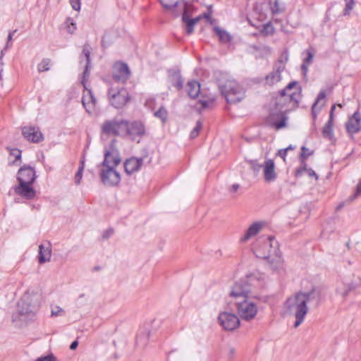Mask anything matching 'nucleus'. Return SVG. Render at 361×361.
<instances>
[{"label": "nucleus", "mask_w": 361, "mask_h": 361, "mask_svg": "<svg viewBox=\"0 0 361 361\" xmlns=\"http://www.w3.org/2000/svg\"><path fill=\"white\" fill-rule=\"evenodd\" d=\"M259 281L253 275H247L245 279H241L233 286L230 295L235 298H242V300L236 302L238 314L242 319L250 321L257 313L258 309L256 304L250 299L252 292V288L255 286Z\"/></svg>", "instance_id": "obj_1"}, {"label": "nucleus", "mask_w": 361, "mask_h": 361, "mask_svg": "<svg viewBox=\"0 0 361 361\" xmlns=\"http://www.w3.org/2000/svg\"><path fill=\"white\" fill-rule=\"evenodd\" d=\"M159 2L164 8L170 11L174 17L181 16L182 22L188 35L193 32L194 26L203 18V13L192 17L196 8L191 4L183 0H159Z\"/></svg>", "instance_id": "obj_2"}, {"label": "nucleus", "mask_w": 361, "mask_h": 361, "mask_svg": "<svg viewBox=\"0 0 361 361\" xmlns=\"http://www.w3.org/2000/svg\"><path fill=\"white\" fill-rule=\"evenodd\" d=\"M215 74L219 88L228 103L236 104L245 97L242 87L235 80L230 79L228 74Z\"/></svg>", "instance_id": "obj_3"}, {"label": "nucleus", "mask_w": 361, "mask_h": 361, "mask_svg": "<svg viewBox=\"0 0 361 361\" xmlns=\"http://www.w3.org/2000/svg\"><path fill=\"white\" fill-rule=\"evenodd\" d=\"M286 309L290 313L294 314L295 322L294 327H298L304 321L308 312V307L300 296L296 293L294 297L288 298L285 303Z\"/></svg>", "instance_id": "obj_4"}, {"label": "nucleus", "mask_w": 361, "mask_h": 361, "mask_svg": "<svg viewBox=\"0 0 361 361\" xmlns=\"http://www.w3.org/2000/svg\"><path fill=\"white\" fill-rule=\"evenodd\" d=\"M126 123L127 120L117 118L106 120L101 126L102 133L114 136L124 135Z\"/></svg>", "instance_id": "obj_5"}, {"label": "nucleus", "mask_w": 361, "mask_h": 361, "mask_svg": "<svg viewBox=\"0 0 361 361\" xmlns=\"http://www.w3.org/2000/svg\"><path fill=\"white\" fill-rule=\"evenodd\" d=\"M108 99L112 106L121 109L129 102L130 96L126 88L111 87L108 90Z\"/></svg>", "instance_id": "obj_6"}, {"label": "nucleus", "mask_w": 361, "mask_h": 361, "mask_svg": "<svg viewBox=\"0 0 361 361\" xmlns=\"http://www.w3.org/2000/svg\"><path fill=\"white\" fill-rule=\"evenodd\" d=\"M287 109H284L283 106H276L272 109L267 118V123L275 128L276 130L286 127L288 117L286 116Z\"/></svg>", "instance_id": "obj_7"}, {"label": "nucleus", "mask_w": 361, "mask_h": 361, "mask_svg": "<svg viewBox=\"0 0 361 361\" xmlns=\"http://www.w3.org/2000/svg\"><path fill=\"white\" fill-rule=\"evenodd\" d=\"M102 183L106 186H116L121 182V175L115 168L102 169L99 173Z\"/></svg>", "instance_id": "obj_8"}, {"label": "nucleus", "mask_w": 361, "mask_h": 361, "mask_svg": "<svg viewBox=\"0 0 361 361\" xmlns=\"http://www.w3.org/2000/svg\"><path fill=\"white\" fill-rule=\"evenodd\" d=\"M146 134V128L141 121H134L130 122L127 121L125 129V135L129 136L132 140H135L137 137L141 138Z\"/></svg>", "instance_id": "obj_9"}, {"label": "nucleus", "mask_w": 361, "mask_h": 361, "mask_svg": "<svg viewBox=\"0 0 361 361\" xmlns=\"http://www.w3.org/2000/svg\"><path fill=\"white\" fill-rule=\"evenodd\" d=\"M218 320L220 325L226 331H233L240 325L239 318L233 313L222 312L219 314Z\"/></svg>", "instance_id": "obj_10"}, {"label": "nucleus", "mask_w": 361, "mask_h": 361, "mask_svg": "<svg viewBox=\"0 0 361 361\" xmlns=\"http://www.w3.org/2000/svg\"><path fill=\"white\" fill-rule=\"evenodd\" d=\"M31 298L29 294H25L18 302V311L21 315H33L38 310L39 305L31 304Z\"/></svg>", "instance_id": "obj_11"}, {"label": "nucleus", "mask_w": 361, "mask_h": 361, "mask_svg": "<svg viewBox=\"0 0 361 361\" xmlns=\"http://www.w3.org/2000/svg\"><path fill=\"white\" fill-rule=\"evenodd\" d=\"M23 137L30 142L38 143L44 140L39 128L35 126H25L22 128Z\"/></svg>", "instance_id": "obj_12"}, {"label": "nucleus", "mask_w": 361, "mask_h": 361, "mask_svg": "<svg viewBox=\"0 0 361 361\" xmlns=\"http://www.w3.org/2000/svg\"><path fill=\"white\" fill-rule=\"evenodd\" d=\"M104 157V160L100 165L105 168H115L121 161L119 153L116 149H112L111 151L106 149Z\"/></svg>", "instance_id": "obj_13"}, {"label": "nucleus", "mask_w": 361, "mask_h": 361, "mask_svg": "<svg viewBox=\"0 0 361 361\" xmlns=\"http://www.w3.org/2000/svg\"><path fill=\"white\" fill-rule=\"evenodd\" d=\"M32 184L22 181L14 188V191L16 194L27 200H33L36 196V191L32 187Z\"/></svg>", "instance_id": "obj_14"}, {"label": "nucleus", "mask_w": 361, "mask_h": 361, "mask_svg": "<svg viewBox=\"0 0 361 361\" xmlns=\"http://www.w3.org/2000/svg\"><path fill=\"white\" fill-rule=\"evenodd\" d=\"M300 298L305 300V303L313 304L314 307H317L321 301V292L316 288H313L308 292H299L297 293Z\"/></svg>", "instance_id": "obj_15"}, {"label": "nucleus", "mask_w": 361, "mask_h": 361, "mask_svg": "<svg viewBox=\"0 0 361 361\" xmlns=\"http://www.w3.org/2000/svg\"><path fill=\"white\" fill-rule=\"evenodd\" d=\"M130 76V70L126 63H121L114 67L113 79L115 82L124 83Z\"/></svg>", "instance_id": "obj_16"}, {"label": "nucleus", "mask_w": 361, "mask_h": 361, "mask_svg": "<svg viewBox=\"0 0 361 361\" xmlns=\"http://www.w3.org/2000/svg\"><path fill=\"white\" fill-rule=\"evenodd\" d=\"M82 104L89 114H91L92 112L94 110L97 104V99L94 96L92 90L88 89L87 86H85L84 87Z\"/></svg>", "instance_id": "obj_17"}, {"label": "nucleus", "mask_w": 361, "mask_h": 361, "mask_svg": "<svg viewBox=\"0 0 361 361\" xmlns=\"http://www.w3.org/2000/svg\"><path fill=\"white\" fill-rule=\"evenodd\" d=\"M346 130L350 134H356L361 130V114L356 111L345 123Z\"/></svg>", "instance_id": "obj_18"}, {"label": "nucleus", "mask_w": 361, "mask_h": 361, "mask_svg": "<svg viewBox=\"0 0 361 361\" xmlns=\"http://www.w3.org/2000/svg\"><path fill=\"white\" fill-rule=\"evenodd\" d=\"M36 178L35 171L31 166H24L18 171L17 180L18 183L23 181L25 183H33Z\"/></svg>", "instance_id": "obj_19"}, {"label": "nucleus", "mask_w": 361, "mask_h": 361, "mask_svg": "<svg viewBox=\"0 0 361 361\" xmlns=\"http://www.w3.org/2000/svg\"><path fill=\"white\" fill-rule=\"evenodd\" d=\"M264 178L266 182L270 183L274 181L277 178V173L275 171V164L273 159H267L264 164Z\"/></svg>", "instance_id": "obj_20"}, {"label": "nucleus", "mask_w": 361, "mask_h": 361, "mask_svg": "<svg viewBox=\"0 0 361 361\" xmlns=\"http://www.w3.org/2000/svg\"><path fill=\"white\" fill-rule=\"evenodd\" d=\"M264 224L261 221H256L251 224L246 230L243 236L240 239L241 243H245L249 239L257 235L264 227Z\"/></svg>", "instance_id": "obj_21"}, {"label": "nucleus", "mask_w": 361, "mask_h": 361, "mask_svg": "<svg viewBox=\"0 0 361 361\" xmlns=\"http://www.w3.org/2000/svg\"><path fill=\"white\" fill-rule=\"evenodd\" d=\"M284 69V65H274L273 71L265 78L267 83L269 85H272L280 81L281 80V72H283Z\"/></svg>", "instance_id": "obj_22"}, {"label": "nucleus", "mask_w": 361, "mask_h": 361, "mask_svg": "<svg viewBox=\"0 0 361 361\" xmlns=\"http://www.w3.org/2000/svg\"><path fill=\"white\" fill-rule=\"evenodd\" d=\"M142 158L131 157L124 162V169L127 174H131L138 171L142 165Z\"/></svg>", "instance_id": "obj_23"}, {"label": "nucleus", "mask_w": 361, "mask_h": 361, "mask_svg": "<svg viewBox=\"0 0 361 361\" xmlns=\"http://www.w3.org/2000/svg\"><path fill=\"white\" fill-rule=\"evenodd\" d=\"M274 238V236H269L267 238V241L264 243L262 248L255 247V254L257 257L261 259H268L270 257V249L272 247L271 240Z\"/></svg>", "instance_id": "obj_24"}, {"label": "nucleus", "mask_w": 361, "mask_h": 361, "mask_svg": "<svg viewBox=\"0 0 361 361\" xmlns=\"http://www.w3.org/2000/svg\"><path fill=\"white\" fill-rule=\"evenodd\" d=\"M51 256V245L49 242H47V246L44 244L39 245V255L38 261L39 264H44L49 262Z\"/></svg>", "instance_id": "obj_25"}, {"label": "nucleus", "mask_w": 361, "mask_h": 361, "mask_svg": "<svg viewBox=\"0 0 361 361\" xmlns=\"http://www.w3.org/2000/svg\"><path fill=\"white\" fill-rule=\"evenodd\" d=\"M201 84L197 80L189 81L186 85V91L188 96L195 99L197 97L200 93Z\"/></svg>", "instance_id": "obj_26"}, {"label": "nucleus", "mask_w": 361, "mask_h": 361, "mask_svg": "<svg viewBox=\"0 0 361 361\" xmlns=\"http://www.w3.org/2000/svg\"><path fill=\"white\" fill-rule=\"evenodd\" d=\"M336 109V105H333L331 108L329 118L322 129V135L324 137L331 138L333 135V119L334 111Z\"/></svg>", "instance_id": "obj_27"}, {"label": "nucleus", "mask_w": 361, "mask_h": 361, "mask_svg": "<svg viewBox=\"0 0 361 361\" xmlns=\"http://www.w3.org/2000/svg\"><path fill=\"white\" fill-rule=\"evenodd\" d=\"M268 5L273 16L283 13L286 11L285 4L280 0H269Z\"/></svg>", "instance_id": "obj_28"}, {"label": "nucleus", "mask_w": 361, "mask_h": 361, "mask_svg": "<svg viewBox=\"0 0 361 361\" xmlns=\"http://www.w3.org/2000/svg\"><path fill=\"white\" fill-rule=\"evenodd\" d=\"M171 81L174 87L180 90L183 87V78L179 70L169 71Z\"/></svg>", "instance_id": "obj_29"}, {"label": "nucleus", "mask_w": 361, "mask_h": 361, "mask_svg": "<svg viewBox=\"0 0 361 361\" xmlns=\"http://www.w3.org/2000/svg\"><path fill=\"white\" fill-rule=\"evenodd\" d=\"M213 26V31L219 37L221 43L226 44L231 41L232 37L228 32L221 30L217 25Z\"/></svg>", "instance_id": "obj_30"}, {"label": "nucleus", "mask_w": 361, "mask_h": 361, "mask_svg": "<svg viewBox=\"0 0 361 361\" xmlns=\"http://www.w3.org/2000/svg\"><path fill=\"white\" fill-rule=\"evenodd\" d=\"M325 98H326L325 90L320 91V92L317 95L316 101L314 102V103L313 104V105L312 106V115L314 118H316L317 113L320 111L322 106L324 105V104H322L321 106H318V104L319 103V102L321 100L324 99Z\"/></svg>", "instance_id": "obj_31"}, {"label": "nucleus", "mask_w": 361, "mask_h": 361, "mask_svg": "<svg viewBox=\"0 0 361 361\" xmlns=\"http://www.w3.org/2000/svg\"><path fill=\"white\" fill-rule=\"evenodd\" d=\"M213 14V6L209 5L207 6V11L204 12V22L209 23L211 25H217L218 21L216 19L212 17Z\"/></svg>", "instance_id": "obj_32"}, {"label": "nucleus", "mask_w": 361, "mask_h": 361, "mask_svg": "<svg viewBox=\"0 0 361 361\" xmlns=\"http://www.w3.org/2000/svg\"><path fill=\"white\" fill-rule=\"evenodd\" d=\"M154 116L156 118H159L163 123H165L168 120L169 113L164 106H161L154 113Z\"/></svg>", "instance_id": "obj_33"}, {"label": "nucleus", "mask_w": 361, "mask_h": 361, "mask_svg": "<svg viewBox=\"0 0 361 361\" xmlns=\"http://www.w3.org/2000/svg\"><path fill=\"white\" fill-rule=\"evenodd\" d=\"M245 161L256 173H258L263 167V164H259L257 159H246Z\"/></svg>", "instance_id": "obj_34"}, {"label": "nucleus", "mask_w": 361, "mask_h": 361, "mask_svg": "<svg viewBox=\"0 0 361 361\" xmlns=\"http://www.w3.org/2000/svg\"><path fill=\"white\" fill-rule=\"evenodd\" d=\"M51 60L49 59H43L42 61L37 65V71L41 72L47 71L50 69Z\"/></svg>", "instance_id": "obj_35"}, {"label": "nucleus", "mask_w": 361, "mask_h": 361, "mask_svg": "<svg viewBox=\"0 0 361 361\" xmlns=\"http://www.w3.org/2000/svg\"><path fill=\"white\" fill-rule=\"evenodd\" d=\"M288 90L284 88L279 92L280 97L276 99L275 106L276 108L278 106H283V102L288 99V95H286V92Z\"/></svg>", "instance_id": "obj_36"}, {"label": "nucleus", "mask_w": 361, "mask_h": 361, "mask_svg": "<svg viewBox=\"0 0 361 361\" xmlns=\"http://www.w3.org/2000/svg\"><path fill=\"white\" fill-rule=\"evenodd\" d=\"M289 53L288 49L283 50L280 54V56L277 61V63L275 65H284L288 61Z\"/></svg>", "instance_id": "obj_37"}, {"label": "nucleus", "mask_w": 361, "mask_h": 361, "mask_svg": "<svg viewBox=\"0 0 361 361\" xmlns=\"http://www.w3.org/2000/svg\"><path fill=\"white\" fill-rule=\"evenodd\" d=\"M301 166L295 169V177H300L302 176L303 173L307 170V164L305 161L301 160Z\"/></svg>", "instance_id": "obj_38"}, {"label": "nucleus", "mask_w": 361, "mask_h": 361, "mask_svg": "<svg viewBox=\"0 0 361 361\" xmlns=\"http://www.w3.org/2000/svg\"><path fill=\"white\" fill-rule=\"evenodd\" d=\"M306 57L303 59L302 63L310 65L312 63L314 58V51L312 49H308L305 51Z\"/></svg>", "instance_id": "obj_39"}, {"label": "nucleus", "mask_w": 361, "mask_h": 361, "mask_svg": "<svg viewBox=\"0 0 361 361\" xmlns=\"http://www.w3.org/2000/svg\"><path fill=\"white\" fill-rule=\"evenodd\" d=\"M90 63L85 64V70L82 73V79L81 81V83H82L83 87H85V86H86V80L90 76Z\"/></svg>", "instance_id": "obj_40"}, {"label": "nucleus", "mask_w": 361, "mask_h": 361, "mask_svg": "<svg viewBox=\"0 0 361 361\" xmlns=\"http://www.w3.org/2000/svg\"><path fill=\"white\" fill-rule=\"evenodd\" d=\"M90 51L91 47L89 44H85L83 46L82 49V54L85 56L86 59V63H90Z\"/></svg>", "instance_id": "obj_41"}, {"label": "nucleus", "mask_w": 361, "mask_h": 361, "mask_svg": "<svg viewBox=\"0 0 361 361\" xmlns=\"http://www.w3.org/2000/svg\"><path fill=\"white\" fill-rule=\"evenodd\" d=\"M202 129V122L200 120L197 121L196 126L194 128V129L191 131L190 137L191 139L195 138L198 135Z\"/></svg>", "instance_id": "obj_42"}, {"label": "nucleus", "mask_w": 361, "mask_h": 361, "mask_svg": "<svg viewBox=\"0 0 361 361\" xmlns=\"http://www.w3.org/2000/svg\"><path fill=\"white\" fill-rule=\"evenodd\" d=\"M345 7L343 12L344 16H348L350 14V11L353 8V6L355 4L353 0H345Z\"/></svg>", "instance_id": "obj_43"}, {"label": "nucleus", "mask_w": 361, "mask_h": 361, "mask_svg": "<svg viewBox=\"0 0 361 361\" xmlns=\"http://www.w3.org/2000/svg\"><path fill=\"white\" fill-rule=\"evenodd\" d=\"M66 23L67 25V30H68V32L69 33H71V34H73L74 32V31L76 30V25H75V23L70 18H68L66 20Z\"/></svg>", "instance_id": "obj_44"}, {"label": "nucleus", "mask_w": 361, "mask_h": 361, "mask_svg": "<svg viewBox=\"0 0 361 361\" xmlns=\"http://www.w3.org/2000/svg\"><path fill=\"white\" fill-rule=\"evenodd\" d=\"M300 92H293L288 95V99L290 102H293L297 106L299 103Z\"/></svg>", "instance_id": "obj_45"}, {"label": "nucleus", "mask_w": 361, "mask_h": 361, "mask_svg": "<svg viewBox=\"0 0 361 361\" xmlns=\"http://www.w3.org/2000/svg\"><path fill=\"white\" fill-rule=\"evenodd\" d=\"M82 166H79L78 169L75 175V183L79 185L82 178Z\"/></svg>", "instance_id": "obj_46"}, {"label": "nucleus", "mask_w": 361, "mask_h": 361, "mask_svg": "<svg viewBox=\"0 0 361 361\" xmlns=\"http://www.w3.org/2000/svg\"><path fill=\"white\" fill-rule=\"evenodd\" d=\"M65 314V311L60 307H56L54 309L51 310V317H58V316H63Z\"/></svg>", "instance_id": "obj_47"}, {"label": "nucleus", "mask_w": 361, "mask_h": 361, "mask_svg": "<svg viewBox=\"0 0 361 361\" xmlns=\"http://www.w3.org/2000/svg\"><path fill=\"white\" fill-rule=\"evenodd\" d=\"M35 361H56V357L53 354L38 357Z\"/></svg>", "instance_id": "obj_48"}, {"label": "nucleus", "mask_w": 361, "mask_h": 361, "mask_svg": "<svg viewBox=\"0 0 361 361\" xmlns=\"http://www.w3.org/2000/svg\"><path fill=\"white\" fill-rule=\"evenodd\" d=\"M302 152L300 156V161L302 159L305 161V159H307L310 155H311L312 153L306 152H308V149L306 148L305 146H302Z\"/></svg>", "instance_id": "obj_49"}, {"label": "nucleus", "mask_w": 361, "mask_h": 361, "mask_svg": "<svg viewBox=\"0 0 361 361\" xmlns=\"http://www.w3.org/2000/svg\"><path fill=\"white\" fill-rule=\"evenodd\" d=\"M10 154L15 157L16 161L20 160L21 158V151L18 149H11Z\"/></svg>", "instance_id": "obj_50"}, {"label": "nucleus", "mask_w": 361, "mask_h": 361, "mask_svg": "<svg viewBox=\"0 0 361 361\" xmlns=\"http://www.w3.org/2000/svg\"><path fill=\"white\" fill-rule=\"evenodd\" d=\"M70 4L75 11H80V0H70Z\"/></svg>", "instance_id": "obj_51"}, {"label": "nucleus", "mask_w": 361, "mask_h": 361, "mask_svg": "<svg viewBox=\"0 0 361 361\" xmlns=\"http://www.w3.org/2000/svg\"><path fill=\"white\" fill-rule=\"evenodd\" d=\"M113 233H114L113 228H109L103 233L102 238H103V239H108L113 235Z\"/></svg>", "instance_id": "obj_52"}, {"label": "nucleus", "mask_w": 361, "mask_h": 361, "mask_svg": "<svg viewBox=\"0 0 361 361\" xmlns=\"http://www.w3.org/2000/svg\"><path fill=\"white\" fill-rule=\"evenodd\" d=\"M195 109L200 114L203 110V100L202 99L198 101V103L197 105H195Z\"/></svg>", "instance_id": "obj_53"}, {"label": "nucleus", "mask_w": 361, "mask_h": 361, "mask_svg": "<svg viewBox=\"0 0 361 361\" xmlns=\"http://www.w3.org/2000/svg\"><path fill=\"white\" fill-rule=\"evenodd\" d=\"M215 102V99L212 98L210 100L207 101L204 99V109L207 108H210L213 106Z\"/></svg>", "instance_id": "obj_54"}, {"label": "nucleus", "mask_w": 361, "mask_h": 361, "mask_svg": "<svg viewBox=\"0 0 361 361\" xmlns=\"http://www.w3.org/2000/svg\"><path fill=\"white\" fill-rule=\"evenodd\" d=\"M361 195V179L359 180L358 184L356 186L354 197Z\"/></svg>", "instance_id": "obj_55"}, {"label": "nucleus", "mask_w": 361, "mask_h": 361, "mask_svg": "<svg viewBox=\"0 0 361 361\" xmlns=\"http://www.w3.org/2000/svg\"><path fill=\"white\" fill-rule=\"evenodd\" d=\"M277 155L282 158L283 161H285L287 155V152L284 149H279L277 152Z\"/></svg>", "instance_id": "obj_56"}, {"label": "nucleus", "mask_w": 361, "mask_h": 361, "mask_svg": "<svg viewBox=\"0 0 361 361\" xmlns=\"http://www.w3.org/2000/svg\"><path fill=\"white\" fill-rule=\"evenodd\" d=\"M306 172L307 173V174L310 177H315L316 180L318 179V176L317 175V173L314 172V171L312 169H311V168L307 169Z\"/></svg>", "instance_id": "obj_57"}, {"label": "nucleus", "mask_w": 361, "mask_h": 361, "mask_svg": "<svg viewBox=\"0 0 361 361\" xmlns=\"http://www.w3.org/2000/svg\"><path fill=\"white\" fill-rule=\"evenodd\" d=\"M12 37H13V32H9L8 33V37H7V42H6V44L5 46V47L4 48V50H6L8 47H9V42L10 41L12 40Z\"/></svg>", "instance_id": "obj_58"}, {"label": "nucleus", "mask_w": 361, "mask_h": 361, "mask_svg": "<svg viewBox=\"0 0 361 361\" xmlns=\"http://www.w3.org/2000/svg\"><path fill=\"white\" fill-rule=\"evenodd\" d=\"M309 64H307V63H302V65H301V69H302V71L303 73V74L305 75L308 71V67H309Z\"/></svg>", "instance_id": "obj_59"}, {"label": "nucleus", "mask_w": 361, "mask_h": 361, "mask_svg": "<svg viewBox=\"0 0 361 361\" xmlns=\"http://www.w3.org/2000/svg\"><path fill=\"white\" fill-rule=\"evenodd\" d=\"M297 85L296 81H292L288 84V85L285 87L287 90H290Z\"/></svg>", "instance_id": "obj_60"}, {"label": "nucleus", "mask_w": 361, "mask_h": 361, "mask_svg": "<svg viewBox=\"0 0 361 361\" xmlns=\"http://www.w3.org/2000/svg\"><path fill=\"white\" fill-rule=\"evenodd\" d=\"M142 338L145 339V340H147L148 338V335L147 334H144V335H139L137 336L136 338V343L138 344L139 342L142 339Z\"/></svg>", "instance_id": "obj_61"}, {"label": "nucleus", "mask_w": 361, "mask_h": 361, "mask_svg": "<svg viewBox=\"0 0 361 361\" xmlns=\"http://www.w3.org/2000/svg\"><path fill=\"white\" fill-rule=\"evenodd\" d=\"M78 346V341H74L70 345V349L72 350H75Z\"/></svg>", "instance_id": "obj_62"}, {"label": "nucleus", "mask_w": 361, "mask_h": 361, "mask_svg": "<svg viewBox=\"0 0 361 361\" xmlns=\"http://www.w3.org/2000/svg\"><path fill=\"white\" fill-rule=\"evenodd\" d=\"M239 187H240V185L238 184H237V183L233 184L231 188V192H236L238 190Z\"/></svg>", "instance_id": "obj_63"}, {"label": "nucleus", "mask_w": 361, "mask_h": 361, "mask_svg": "<svg viewBox=\"0 0 361 361\" xmlns=\"http://www.w3.org/2000/svg\"><path fill=\"white\" fill-rule=\"evenodd\" d=\"M4 51H5V50H4V49H3L1 50V55H0V64H1V66H2V65H3L2 59H3V56H4Z\"/></svg>", "instance_id": "obj_64"}]
</instances>
